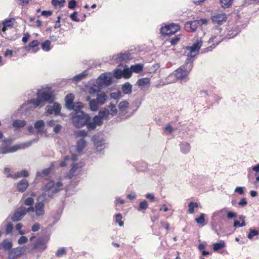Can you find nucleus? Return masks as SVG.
<instances>
[{
	"instance_id": "f257e3e1",
	"label": "nucleus",
	"mask_w": 259,
	"mask_h": 259,
	"mask_svg": "<svg viewBox=\"0 0 259 259\" xmlns=\"http://www.w3.org/2000/svg\"><path fill=\"white\" fill-rule=\"evenodd\" d=\"M199 35V38H197L192 46H187L184 49V55L186 57L185 63L174 72L177 79H188V75L193 68V58L197 55L203 41V36Z\"/></svg>"
},
{
	"instance_id": "f03ea898",
	"label": "nucleus",
	"mask_w": 259,
	"mask_h": 259,
	"mask_svg": "<svg viewBox=\"0 0 259 259\" xmlns=\"http://www.w3.org/2000/svg\"><path fill=\"white\" fill-rule=\"evenodd\" d=\"M65 178L51 180L42 187L43 193L38 196V199L53 198L56 194L63 189Z\"/></svg>"
},
{
	"instance_id": "7ed1b4c3",
	"label": "nucleus",
	"mask_w": 259,
	"mask_h": 259,
	"mask_svg": "<svg viewBox=\"0 0 259 259\" xmlns=\"http://www.w3.org/2000/svg\"><path fill=\"white\" fill-rule=\"evenodd\" d=\"M83 105L81 102H77L74 107V110L70 114L73 124L76 127L85 126L90 121V116L81 110Z\"/></svg>"
},
{
	"instance_id": "20e7f679",
	"label": "nucleus",
	"mask_w": 259,
	"mask_h": 259,
	"mask_svg": "<svg viewBox=\"0 0 259 259\" xmlns=\"http://www.w3.org/2000/svg\"><path fill=\"white\" fill-rule=\"evenodd\" d=\"M87 145V142L83 138H81L77 142L76 147L72 146L70 148V151L72 154L70 158L69 156H66L64 160L60 163V166L64 167L70 163L71 161H75L77 159L78 155H80L82 152L83 149Z\"/></svg>"
},
{
	"instance_id": "39448f33",
	"label": "nucleus",
	"mask_w": 259,
	"mask_h": 259,
	"mask_svg": "<svg viewBox=\"0 0 259 259\" xmlns=\"http://www.w3.org/2000/svg\"><path fill=\"white\" fill-rule=\"evenodd\" d=\"M144 66L142 64L132 65L130 68L125 65L122 69H115L113 71V76L119 79L122 77L128 79L132 76V73H139L142 71Z\"/></svg>"
},
{
	"instance_id": "423d86ee",
	"label": "nucleus",
	"mask_w": 259,
	"mask_h": 259,
	"mask_svg": "<svg viewBox=\"0 0 259 259\" xmlns=\"http://www.w3.org/2000/svg\"><path fill=\"white\" fill-rule=\"evenodd\" d=\"M55 99L51 91L44 89L38 91L36 99H32L28 101L29 104H32L34 108L42 107L45 102L52 103Z\"/></svg>"
},
{
	"instance_id": "0eeeda50",
	"label": "nucleus",
	"mask_w": 259,
	"mask_h": 259,
	"mask_svg": "<svg viewBox=\"0 0 259 259\" xmlns=\"http://www.w3.org/2000/svg\"><path fill=\"white\" fill-rule=\"evenodd\" d=\"M35 140L29 141L18 145L11 146L10 140L5 139L0 146V154H6L17 151L18 150L25 149L31 146Z\"/></svg>"
},
{
	"instance_id": "6e6552de",
	"label": "nucleus",
	"mask_w": 259,
	"mask_h": 259,
	"mask_svg": "<svg viewBox=\"0 0 259 259\" xmlns=\"http://www.w3.org/2000/svg\"><path fill=\"white\" fill-rule=\"evenodd\" d=\"M40 199L37 198V201L33 207H28V211L30 212H34L37 218H41L45 213V203L39 201Z\"/></svg>"
},
{
	"instance_id": "1a4fd4ad",
	"label": "nucleus",
	"mask_w": 259,
	"mask_h": 259,
	"mask_svg": "<svg viewBox=\"0 0 259 259\" xmlns=\"http://www.w3.org/2000/svg\"><path fill=\"white\" fill-rule=\"evenodd\" d=\"M50 239L49 236L38 237L33 244V249L41 252L47 248V244Z\"/></svg>"
},
{
	"instance_id": "9d476101",
	"label": "nucleus",
	"mask_w": 259,
	"mask_h": 259,
	"mask_svg": "<svg viewBox=\"0 0 259 259\" xmlns=\"http://www.w3.org/2000/svg\"><path fill=\"white\" fill-rule=\"evenodd\" d=\"M180 27L179 25L174 23L165 24L160 28V32L163 35L173 34L179 31Z\"/></svg>"
},
{
	"instance_id": "9b49d317",
	"label": "nucleus",
	"mask_w": 259,
	"mask_h": 259,
	"mask_svg": "<svg viewBox=\"0 0 259 259\" xmlns=\"http://www.w3.org/2000/svg\"><path fill=\"white\" fill-rule=\"evenodd\" d=\"M27 246H19L10 250L8 253V259H17L26 251Z\"/></svg>"
},
{
	"instance_id": "f8f14e48",
	"label": "nucleus",
	"mask_w": 259,
	"mask_h": 259,
	"mask_svg": "<svg viewBox=\"0 0 259 259\" xmlns=\"http://www.w3.org/2000/svg\"><path fill=\"white\" fill-rule=\"evenodd\" d=\"M83 166V163L82 162L71 164V168L65 178L71 179L73 177L78 175Z\"/></svg>"
},
{
	"instance_id": "ddd939ff",
	"label": "nucleus",
	"mask_w": 259,
	"mask_h": 259,
	"mask_svg": "<svg viewBox=\"0 0 259 259\" xmlns=\"http://www.w3.org/2000/svg\"><path fill=\"white\" fill-rule=\"evenodd\" d=\"M221 30L218 27H215L212 30V36L209 39V42H213L217 45L222 41L223 38L221 34Z\"/></svg>"
},
{
	"instance_id": "4468645a",
	"label": "nucleus",
	"mask_w": 259,
	"mask_h": 259,
	"mask_svg": "<svg viewBox=\"0 0 259 259\" xmlns=\"http://www.w3.org/2000/svg\"><path fill=\"white\" fill-rule=\"evenodd\" d=\"M96 82L99 83L101 88L103 85H109L111 82V74L108 73L102 74L96 80Z\"/></svg>"
},
{
	"instance_id": "2eb2a0df",
	"label": "nucleus",
	"mask_w": 259,
	"mask_h": 259,
	"mask_svg": "<svg viewBox=\"0 0 259 259\" xmlns=\"http://www.w3.org/2000/svg\"><path fill=\"white\" fill-rule=\"evenodd\" d=\"M27 213H29L28 208L25 207H20L19 208L12 216L11 219L14 221H19L21 220Z\"/></svg>"
},
{
	"instance_id": "dca6fc26",
	"label": "nucleus",
	"mask_w": 259,
	"mask_h": 259,
	"mask_svg": "<svg viewBox=\"0 0 259 259\" xmlns=\"http://www.w3.org/2000/svg\"><path fill=\"white\" fill-rule=\"evenodd\" d=\"M131 54L129 52L119 53L114 55L112 57L113 62L116 64L122 63L123 62H127L131 59Z\"/></svg>"
},
{
	"instance_id": "f3484780",
	"label": "nucleus",
	"mask_w": 259,
	"mask_h": 259,
	"mask_svg": "<svg viewBox=\"0 0 259 259\" xmlns=\"http://www.w3.org/2000/svg\"><path fill=\"white\" fill-rule=\"evenodd\" d=\"M61 107L60 104L55 103L53 105H50L46 108V114L47 116L54 114L58 115L61 111Z\"/></svg>"
},
{
	"instance_id": "a211bd4d",
	"label": "nucleus",
	"mask_w": 259,
	"mask_h": 259,
	"mask_svg": "<svg viewBox=\"0 0 259 259\" xmlns=\"http://www.w3.org/2000/svg\"><path fill=\"white\" fill-rule=\"evenodd\" d=\"M141 91H145L148 90L150 84V79L145 77L138 79L136 84Z\"/></svg>"
},
{
	"instance_id": "6ab92c4d",
	"label": "nucleus",
	"mask_w": 259,
	"mask_h": 259,
	"mask_svg": "<svg viewBox=\"0 0 259 259\" xmlns=\"http://www.w3.org/2000/svg\"><path fill=\"white\" fill-rule=\"evenodd\" d=\"M88 92L90 94H94L100 91L102 89L99 83H96V80H91L89 82L87 87Z\"/></svg>"
},
{
	"instance_id": "aec40b11",
	"label": "nucleus",
	"mask_w": 259,
	"mask_h": 259,
	"mask_svg": "<svg viewBox=\"0 0 259 259\" xmlns=\"http://www.w3.org/2000/svg\"><path fill=\"white\" fill-rule=\"evenodd\" d=\"M92 140L94 142L97 151L101 152L105 148V141L103 138L93 137Z\"/></svg>"
},
{
	"instance_id": "412c9836",
	"label": "nucleus",
	"mask_w": 259,
	"mask_h": 259,
	"mask_svg": "<svg viewBox=\"0 0 259 259\" xmlns=\"http://www.w3.org/2000/svg\"><path fill=\"white\" fill-rule=\"evenodd\" d=\"M74 95L72 94H69L65 97V106L69 110H74V107L77 102L73 103Z\"/></svg>"
},
{
	"instance_id": "4be33fe9",
	"label": "nucleus",
	"mask_w": 259,
	"mask_h": 259,
	"mask_svg": "<svg viewBox=\"0 0 259 259\" xmlns=\"http://www.w3.org/2000/svg\"><path fill=\"white\" fill-rule=\"evenodd\" d=\"M199 26L197 20L189 21L185 23V29L188 32L195 31Z\"/></svg>"
},
{
	"instance_id": "5701e85b",
	"label": "nucleus",
	"mask_w": 259,
	"mask_h": 259,
	"mask_svg": "<svg viewBox=\"0 0 259 259\" xmlns=\"http://www.w3.org/2000/svg\"><path fill=\"white\" fill-rule=\"evenodd\" d=\"M39 45L37 40H34L30 42L28 46L25 47V50L28 52L36 53L38 51V48H35Z\"/></svg>"
},
{
	"instance_id": "b1692460",
	"label": "nucleus",
	"mask_w": 259,
	"mask_h": 259,
	"mask_svg": "<svg viewBox=\"0 0 259 259\" xmlns=\"http://www.w3.org/2000/svg\"><path fill=\"white\" fill-rule=\"evenodd\" d=\"M28 184V182L26 179H22L17 184L16 188L17 190L20 192H24L27 189Z\"/></svg>"
},
{
	"instance_id": "393cba45",
	"label": "nucleus",
	"mask_w": 259,
	"mask_h": 259,
	"mask_svg": "<svg viewBox=\"0 0 259 259\" xmlns=\"http://www.w3.org/2000/svg\"><path fill=\"white\" fill-rule=\"evenodd\" d=\"M213 23L221 24L226 20V16L224 13L218 14L211 17Z\"/></svg>"
},
{
	"instance_id": "a878e982",
	"label": "nucleus",
	"mask_w": 259,
	"mask_h": 259,
	"mask_svg": "<svg viewBox=\"0 0 259 259\" xmlns=\"http://www.w3.org/2000/svg\"><path fill=\"white\" fill-rule=\"evenodd\" d=\"M45 123L42 120H39L34 123V127L37 134H42L44 132Z\"/></svg>"
},
{
	"instance_id": "bb28decb",
	"label": "nucleus",
	"mask_w": 259,
	"mask_h": 259,
	"mask_svg": "<svg viewBox=\"0 0 259 259\" xmlns=\"http://www.w3.org/2000/svg\"><path fill=\"white\" fill-rule=\"evenodd\" d=\"M6 227V233L7 234H9L12 233L13 230V225L10 223L8 222L7 220L5 221L1 226V229L3 230Z\"/></svg>"
},
{
	"instance_id": "cd10ccee",
	"label": "nucleus",
	"mask_w": 259,
	"mask_h": 259,
	"mask_svg": "<svg viewBox=\"0 0 259 259\" xmlns=\"http://www.w3.org/2000/svg\"><path fill=\"white\" fill-rule=\"evenodd\" d=\"M180 150L182 153L187 154L190 152L191 146L189 143L187 142L182 143L180 145Z\"/></svg>"
},
{
	"instance_id": "c85d7f7f",
	"label": "nucleus",
	"mask_w": 259,
	"mask_h": 259,
	"mask_svg": "<svg viewBox=\"0 0 259 259\" xmlns=\"http://www.w3.org/2000/svg\"><path fill=\"white\" fill-rule=\"evenodd\" d=\"M2 246L3 248L5 250H9L11 249L13 247V243L11 241H10L8 239H5L1 245Z\"/></svg>"
},
{
	"instance_id": "c756f323",
	"label": "nucleus",
	"mask_w": 259,
	"mask_h": 259,
	"mask_svg": "<svg viewBox=\"0 0 259 259\" xmlns=\"http://www.w3.org/2000/svg\"><path fill=\"white\" fill-rule=\"evenodd\" d=\"M109 113L111 117H113L117 115L118 110L115 105L110 103L108 106Z\"/></svg>"
},
{
	"instance_id": "7c9ffc66",
	"label": "nucleus",
	"mask_w": 259,
	"mask_h": 259,
	"mask_svg": "<svg viewBox=\"0 0 259 259\" xmlns=\"http://www.w3.org/2000/svg\"><path fill=\"white\" fill-rule=\"evenodd\" d=\"M88 132L84 130H77L74 133V136L76 138H83L87 137Z\"/></svg>"
},
{
	"instance_id": "2f4dec72",
	"label": "nucleus",
	"mask_w": 259,
	"mask_h": 259,
	"mask_svg": "<svg viewBox=\"0 0 259 259\" xmlns=\"http://www.w3.org/2000/svg\"><path fill=\"white\" fill-rule=\"evenodd\" d=\"M98 115L103 119H108L109 118L110 114L109 113V109L107 108H103L101 110Z\"/></svg>"
},
{
	"instance_id": "473e14b6",
	"label": "nucleus",
	"mask_w": 259,
	"mask_h": 259,
	"mask_svg": "<svg viewBox=\"0 0 259 259\" xmlns=\"http://www.w3.org/2000/svg\"><path fill=\"white\" fill-rule=\"evenodd\" d=\"M96 100L98 104L103 105L107 100V96L104 93L98 94Z\"/></svg>"
},
{
	"instance_id": "72a5a7b5",
	"label": "nucleus",
	"mask_w": 259,
	"mask_h": 259,
	"mask_svg": "<svg viewBox=\"0 0 259 259\" xmlns=\"http://www.w3.org/2000/svg\"><path fill=\"white\" fill-rule=\"evenodd\" d=\"M198 207V204L197 202H191L188 204V212L190 214L194 213L195 209Z\"/></svg>"
},
{
	"instance_id": "f704fd0d",
	"label": "nucleus",
	"mask_w": 259,
	"mask_h": 259,
	"mask_svg": "<svg viewBox=\"0 0 259 259\" xmlns=\"http://www.w3.org/2000/svg\"><path fill=\"white\" fill-rule=\"evenodd\" d=\"M51 169L50 168L45 169L41 171H37L36 175V178H38L39 177L44 178L47 176H48L50 172Z\"/></svg>"
},
{
	"instance_id": "c9c22d12",
	"label": "nucleus",
	"mask_w": 259,
	"mask_h": 259,
	"mask_svg": "<svg viewBox=\"0 0 259 259\" xmlns=\"http://www.w3.org/2000/svg\"><path fill=\"white\" fill-rule=\"evenodd\" d=\"M26 123L24 120H15L13 121V126L14 127L19 128L24 127Z\"/></svg>"
},
{
	"instance_id": "e433bc0d",
	"label": "nucleus",
	"mask_w": 259,
	"mask_h": 259,
	"mask_svg": "<svg viewBox=\"0 0 259 259\" xmlns=\"http://www.w3.org/2000/svg\"><path fill=\"white\" fill-rule=\"evenodd\" d=\"M13 22L11 19L6 20L3 22L2 31L5 32L9 28L12 27Z\"/></svg>"
},
{
	"instance_id": "4c0bfd02",
	"label": "nucleus",
	"mask_w": 259,
	"mask_h": 259,
	"mask_svg": "<svg viewBox=\"0 0 259 259\" xmlns=\"http://www.w3.org/2000/svg\"><path fill=\"white\" fill-rule=\"evenodd\" d=\"M132 85L128 82L123 84L122 90L124 94H130L132 92Z\"/></svg>"
},
{
	"instance_id": "58836bf2",
	"label": "nucleus",
	"mask_w": 259,
	"mask_h": 259,
	"mask_svg": "<svg viewBox=\"0 0 259 259\" xmlns=\"http://www.w3.org/2000/svg\"><path fill=\"white\" fill-rule=\"evenodd\" d=\"M65 0H52V5L57 8H62L64 6Z\"/></svg>"
},
{
	"instance_id": "ea45409f",
	"label": "nucleus",
	"mask_w": 259,
	"mask_h": 259,
	"mask_svg": "<svg viewBox=\"0 0 259 259\" xmlns=\"http://www.w3.org/2000/svg\"><path fill=\"white\" fill-rule=\"evenodd\" d=\"M98 103L95 99H93L90 101L89 106L91 110L93 111H95L98 110Z\"/></svg>"
},
{
	"instance_id": "a19ab883",
	"label": "nucleus",
	"mask_w": 259,
	"mask_h": 259,
	"mask_svg": "<svg viewBox=\"0 0 259 259\" xmlns=\"http://www.w3.org/2000/svg\"><path fill=\"white\" fill-rule=\"evenodd\" d=\"M225 246V243L224 241L221 240L219 243H215L213 244V249L214 251H217Z\"/></svg>"
},
{
	"instance_id": "79ce46f5",
	"label": "nucleus",
	"mask_w": 259,
	"mask_h": 259,
	"mask_svg": "<svg viewBox=\"0 0 259 259\" xmlns=\"http://www.w3.org/2000/svg\"><path fill=\"white\" fill-rule=\"evenodd\" d=\"M87 75V74L85 72H82L74 76L72 78V80L75 83H77L85 77Z\"/></svg>"
},
{
	"instance_id": "37998d69",
	"label": "nucleus",
	"mask_w": 259,
	"mask_h": 259,
	"mask_svg": "<svg viewBox=\"0 0 259 259\" xmlns=\"http://www.w3.org/2000/svg\"><path fill=\"white\" fill-rule=\"evenodd\" d=\"M51 41L47 40L41 44V49L45 52H49L51 50Z\"/></svg>"
},
{
	"instance_id": "c03bdc74",
	"label": "nucleus",
	"mask_w": 259,
	"mask_h": 259,
	"mask_svg": "<svg viewBox=\"0 0 259 259\" xmlns=\"http://www.w3.org/2000/svg\"><path fill=\"white\" fill-rule=\"evenodd\" d=\"M128 102L125 100L119 103L118 108L120 111H124L128 108Z\"/></svg>"
},
{
	"instance_id": "a18cd8bd",
	"label": "nucleus",
	"mask_w": 259,
	"mask_h": 259,
	"mask_svg": "<svg viewBox=\"0 0 259 259\" xmlns=\"http://www.w3.org/2000/svg\"><path fill=\"white\" fill-rule=\"evenodd\" d=\"M205 214L201 213L198 218L195 219V222L197 224H200L203 226H204L205 225Z\"/></svg>"
},
{
	"instance_id": "49530a36",
	"label": "nucleus",
	"mask_w": 259,
	"mask_h": 259,
	"mask_svg": "<svg viewBox=\"0 0 259 259\" xmlns=\"http://www.w3.org/2000/svg\"><path fill=\"white\" fill-rule=\"evenodd\" d=\"M148 204L147 201L145 200H143L140 203L139 206L138 208V210L139 211L145 210L148 208Z\"/></svg>"
},
{
	"instance_id": "de8ad7c7",
	"label": "nucleus",
	"mask_w": 259,
	"mask_h": 259,
	"mask_svg": "<svg viewBox=\"0 0 259 259\" xmlns=\"http://www.w3.org/2000/svg\"><path fill=\"white\" fill-rule=\"evenodd\" d=\"M228 208L227 207H224L223 208L219 210V211L214 212L213 214V217H216L217 215H221V216L223 217L225 214H226L227 212H228Z\"/></svg>"
},
{
	"instance_id": "09e8293b",
	"label": "nucleus",
	"mask_w": 259,
	"mask_h": 259,
	"mask_svg": "<svg viewBox=\"0 0 259 259\" xmlns=\"http://www.w3.org/2000/svg\"><path fill=\"white\" fill-rule=\"evenodd\" d=\"M233 0H220L221 6L224 8H229L232 4Z\"/></svg>"
},
{
	"instance_id": "8fccbe9b",
	"label": "nucleus",
	"mask_w": 259,
	"mask_h": 259,
	"mask_svg": "<svg viewBox=\"0 0 259 259\" xmlns=\"http://www.w3.org/2000/svg\"><path fill=\"white\" fill-rule=\"evenodd\" d=\"M66 253V249L65 247H62L58 249L56 252V256L60 257Z\"/></svg>"
},
{
	"instance_id": "3c124183",
	"label": "nucleus",
	"mask_w": 259,
	"mask_h": 259,
	"mask_svg": "<svg viewBox=\"0 0 259 259\" xmlns=\"http://www.w3.org/2000/svg\"><path fill=\"white\" fill-rule=\"evenodd\" d=\"M122 216L120 213H117L115 215V222L118 224L120 227L123 225V222L122 221Z\"/></svg>"
},
{
	"instance_id": "603ef678",
	"label": "nucleus",
	"mask_w": 259,
	"mask_h": 259,
	"mask_svg": "<svg viewBox=\"0 0 259 259\" xmlns=\"http://www.w3.org/2000/svg\"><path fill=\"white\" fill-rule=\"evenodd\" d=\"M34 202V199L32 197L27 198L24 201V204L27 206H29V207H33Z\"/></svg>"
},
{
	"instance_id": "864d4df0",
	"label": "nucleus",
	"mask_w": 259,
	"mask_h": 259,
	"mask_svg": "<svg viewBox=\"0 0 259 259\" xmlns=\"http://www.w3.org/2000/svg\"><path fill=\"white\" fill-rule=\"evenodd\" d=\"M103 119L99 115H96L94 117L93 121L97 124V126H99L102 124Z\"/></svg>"
},
{
	"instance_id": "5fc2aeb1",
	"label": "nucleus",
	"mask_w": 259,
	"mask_h": 259,
	"mask_svg": "<svg viewBox=\"0 0 259 259\" xmlns=\"http://www.w3.org/2000/svg\"><path fill=\"white\" fill-rule=\"evenodd\" d=\"M23 225L21 223H18L16 225V229L18 232L19 234L21 235H23L25 234V231L22 230Z\"/></svg>"
},
{
	"instance_id": "6e6d98bb",
	"label": "nucleus",
	"mask_w": 259,
	"mask_h": 259,
	"mask_svg": "<svg viewBox=\"0 0 259 259\" xmlns=\"http://www.w3.org/2000/svg\"><path fill=\"white\" fill-rule=\"evenodd\" d=\"M258 234L259 233L257 231L250 229V232L247 235V237L249 239H252L254 236H257Z\"/></svg>"
},
{
	"instance_id": "4d7b16f0",
	"label": "nucleus",
	"mask_w": 259,
	"mask_h": 259,
	"mask_svg": "<svg viewBox=\"0 0 259 259\" xmlns=\"http://www.w3.org/2000/svg\"><path fill=\"white\" fill-rule=\"evenodd\" d=\"M196 20L197 21V24L199 25V26H206L208 24V20L206 19H200L199 20Z\"/></svg>"
},
{
	"instance_id": "13d9d810",
	"label": "nucleus",
	"mask_w": 259,
	"mask_h": 259,
	"mask_svg": "<svg viewBox=\"0 0 259 259\" xmlns=\"http://www.w3.org/2000/svg\"><path fill=\"white\" fill-rule=\"evenodd\" d=\"M85 125H87V128L89 130H94L96 128V127L97 126V124L93 121L90 122L89 121Z\"/></svg>"
},
{
	"instance_id": "bf43d9fd",
	"label": "nucleus",
	"mask_w": 259,
	"mask_h": 259,
	"mask_svg": "<svg viewBox=\"0 0 259 259\" xmlns=\"http://www.w3.org/2000/svg\"><path fill=\"white\" fill-rule=\"evenodd\" d=\"M174 130L175 128L170 124H167L164 128V133L168 134H171Z\"/></svg>"
},
{
	"instance_id": "052dcab7",
	"label": "nucleus",
	"mask_w": 259,
	"mask_h": 259,
	"mask_svg": "<svg viewBox=\"0 0 259 259\" xmlns=\"http://www.w3.org/2000/svg\"><path fill=\"white\" fill-rule=\"evenodd\" d=\"M245 187H237L235 190L234 192L239 194V195H243L245 191Z\"/></svg>"
},
{
	"instance_id": "680f3d73",
	"label": "nucleus",
	"mask_w": 259,
	"mask_h": 259,
	"mask_svg": "<svg viewBox=\"0 0 259 259\" xmlns=\"http://www.w3.org/2000/svg\"><path fill=\"white\" fill-rule=\"evenodd\" d=\"M182 36V35H179L176 36L174 37H173L171 39V41H170L171 44L172 45H175L177 44L178 42L180 41V37Z\"/></svg>"
},
{
	"instance_id": "e2e57ef3",
	"label": "nucleus",
	"mask_w": 259,
	"mask_h": 259,
	"mask_svg": "<svg viewBox=\"0 0 259 259\" xmlns=\"http://www.w3.org/2000/svg\"><path fill=\"white\" fill-rule=\"evenodd\" d=\"M28 241V238L24 236H22L20 237V238L18 240V243L19 244H24L27 243Z\"/></svg>"
},
{
	"instance_id": "0e129e2a",
	"label": "nucleus",
	"mask_w": 259,
	"mask_h": 259,
	"mask_svg": "<svg viewBox=\"0 0 259 259\" xmlns=\"http://www.w3.org/2000/svg\"><path fill=\"white\" fill-rule=\"evenodd\" d=\"M226 215L229 219L234 218L237 216L236 213L230 211L229 209H228V212H227Z\"/></svg>"
},
{
	"instance_id": "69168bd1",
	"label": "nucleus",
	"mask_w": 259,
	"mask_h": 259,
	"mask_svg": "<svg viewBox=\"0 0 259 259\" xmlns=\"http://www.w3.org/2000/svg\"><path fill=\"white\" fill-rule=\"evenodd\" d=\"M172 76H173L172 74L170 75L168 77H167L165 79V81L163 84H166L170 83L176 81V79H171L172 77Z\"/></svg>"
},
{
	"instance_id": "338daca9",
	"label": "nucleus",
	"mask_w": 259,
	"mask_h": 259,
	"mask_svg": "<svg viewBox=\"0 0 259 259\" xmlns=\"http://www.w3.org/2000/svg\"><path fill=\"white\" fill-rule=\"evenodd\" d=\"M247 204V202L245 198H242L238 202V205L240 207H244Z\"/></svg>"
},
{
	"instance_id": "774afa93",
	"label": "nucleus",
	"mask_w": 259,
	"mask_h": 259,
	"mask_svg": "<svg viewBox=\"0 0 259 259\" xmlns=\"http://www.w3.org/2000/svg\"><path fill=\"white\" fill-rule=\"evenodd\" d=\"M246 225V224H245V221H243L241 223H240L239 222V221H237V220H235L234 222V224H233V226L234 227H237L238 226L239 227H244Z\"/></svg>"
}]
</instances>
